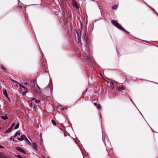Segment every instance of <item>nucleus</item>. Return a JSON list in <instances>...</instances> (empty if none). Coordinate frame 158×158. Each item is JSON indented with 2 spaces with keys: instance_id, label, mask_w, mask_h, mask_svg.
<instances>
[{
  "instance_id": "cd10ccee",
  "label": "nucleus",
  "mask_w": 158,
  "mask_h": 158,
  "mask_svg": "<svg viewBox=\"0 0 158 158\" xmlns=\"http://www.w3.org/2000/svg\"><path fill=\"white\" fill-rule=\"evenodd\" d=\"M13 139V138L12 137H11L10 138V140H13V139Z\"/></svg>"
},
{
  "instance_id": "f3484780",
  "label": "nucleus",
  "mask_w": 158,
  "mask_h": 158,
  "mask_svg": "<svg viewBox=\"0 0 158 158\" xmlns=\"http://www.w3.org/2000/svg\"><path fill=\"white\" fill-rule=\"evenodd\" d=\"M28 104L31 107H32L33 106L32 105V101H29L28 102Z\"/></svg>"
},
{
  "instance_id": "a878e982",
  "label": "nucleus",
  "mask_w": 158,
  "mask_h": 158,
  "mask_svg": "<svg viewBox=\"0 0 158 158\" xmlns=\"http://www.w3.org/2000/svg\"><path fill=\"white\" fill-rule=\"evenodd\" d=\"M64 109H66H66H67V108H63V107L62 108H61V110H64Z\"/></svg>"
},
{
  "instance_id": "7ed1b4c3",
  "label": "nucleus",
  "mask_w": 158,
  "mask_h": 158,
  "mask_svg": "<svg viewBox=\"0 0 158 158\" xmlns=\"http://www.w3.org/2000/svg\"><path fill=\"white\" fill-rule=\"evenodd\" d=\"M15 125V123H13L8 129L5 131V133L6 134L10 132Z\"/></svg>"
},
{
  "instance_id": "20e7f679",
  "label": "nucleus",
  "mask_w": 158,
  "mask_h": 158,
  "mask_svg": "<svg viewBox=\"0 0 158 158\" xmlns=\"http://www.w3.org/2000/svg\"><path fill=\"white\" fill-rule=\"evenodd\" d=\"M117 88L119 91H122V90L125 89V87L123 85H120L117 86Z\"/></svg>"
},
{
  "instance_id": "4c0bfd02",
  "label": "nucleus",
  "mask_w": 158,
  "mask_h": 158,
  "mask_svg": "<svg viewBox=\"0 0 158 158\" xmlns=\"http://www.w3.org/2000/svg\"><path fill=\"white\" fill-rule=\"evenodd\" d=\"M38 86V88H39V86Z\"/></svg>"
},
{
  "instance_id": "393cba45",
  "label": "nucleus",
  "mask_w": 158,
  "mask_h": 158,
  "mask_svg": "<svg viewBox=\"0 0 158 158\" xmlns=\"http://www.w3.org/2000/svg\"><path fill=\"white\" fill-rule=\"evenodd\" d=\"M24 84L25 85H29V84L27 82L24 83Z\"/></svg>"
},
{
  "instance_id": "bb28decb",
  "label": "nucleus",
  "mask_w": 158,
  "mask_h": 158,
  "mask_svg": "<svg viewBox=\"0 0 158 158\" xmlns=\"http://www.w3.org/2000/svg\"><path fill=\"white\" fill-rule=\"evenodd\" d=\"M94 106H97V105H98V104H97V103H94Z\"/></svg>"
},
{
  "instance_id": "7c9ffc66",
  "label": "nucleus",
  "mask_w": 158,
  "mask_h": 158,
  "mask_svg": "<svg viewBox=\"0 0 158 158\" xmlns=\"http://www.w3.org/2000/svg\"><path fill=\"white\" fill-rule=\"evenodd\" d=\"M27 142L29 144H30V145L31 144V143L29 141H27Z\"/></svg>"
},
{
  "instance_id": "6e6552de",
  "label": "nucleus",
  "mask_w": 158,
  "mask_h": 158,
  "mask_svg": "<svg viewBox=\"0 0 158 158\" xmlns=\"http://www.w3.org/2000/svg\"><path fill=\"white\" fill-rule=\"evenodd\" d=\"M73 4L74 7H76L77 9H79V7L76 1H73Z\"/></svg>"
},
{
  "instance_id": "f03ea898",
  "label": "nucleus",
  "mask_w": 158,
  "mask_h": 158,
  "mask_svg": "<svg viewBox=\"0 0 158 158\" xmlns=\"http://www.w3.org/2000/svg\"><path fill=\"white\" fill-rule=\"evenodd\" d=\"M42 71L44 72L47 73L48 72L47 64L46 62H43L42 63Z\"/></svg>"
},
{
  "instance_id": "e433bc0d",
  "label": "nucleus",
  "mask_w": 158,
  "mask_h": 158,
  "mask_svg": "<svg viewBox=\"0 0 158 158\" xmlns=\"http://www.w3.org/2000/svg\"><path fill=\"white\" fill-rule=\"evenodd\" d=\"M72 1H75L74 0H71Z\"/></svg>"
},
{
  "instance_id": "f704fd0d",
  "label": "nucleus",
  "mask_w": 158,
  "mask_h": 158,
  "mask_svg": "<svg viewBox=\"0 0 158 158\" xmlns=\"http://www.w3.org/2000/svg\"><path fill=\"white\" fill-rule=\"evenodd\" d=\"M59 128L60 129V130H62V129L60 127H59Z\"/></svg>"
},
{
  "instance_id": "ddd939ff",
  "label": "nucleus",
  "mask_w": 158,
  "mask_h": 158,
  "mask_svg": "<svg viewBox=\"0 0 158 158\" xmlns=\"http://www.w3.org/2000/svg\"><path fill=\"white\" fill-rule=\"evenodd\" d=\"M1 118L3 119L4 120H6V119H8V117L6 115V114H5V116H1Z\"/></svg>"
},
{
  "instance_id": "c9c22d12",
  "label": "nucleus",
  "mask_w": 158,
  "mask_h": 158,
  "mask_svg": "<svg viewBox=\"0 0 158 158\" xmlns=\"http://www.w3.org/2000/svg\"><path fill=\"white\" fill-rule=\"evenodd\" d=\"M104 148H105V150H106V147L105 146H104Z\"/></svg>"
},
{
  "instance_id": "423d86ee",
  "label": "nucleus",
  "mask_w": 158,
  "mask_h": 158,
  "mask_svg": "<svg viewBox=\"0 0 158 158\" xmlns=\"http://www.w3.org/2000/svg\"><path fill=\"white\" fill-rule=\"evenodd\" d=\"M16 150L24 154H26V152L23 149H22L21 148L19 147H17L16 148Z\"/></svg>"
},
{
  "instance_id": "aec40b11",
  "label": "nucleus",
  "mask_w": 158,
  "mask_h": 158,
  "mask_svg": "<svg viewBox=\"0 0 158 158\" xmlns=\"http://www.w3.org/2000/svg\"><path fill=\"white\" fill-rule=\"evenodd\" d=\"M40 102V101L39 100H35V102L36 103H39Z\"/></svg>"
},
{
  "instance_id": "473e14b6",
  "label": "nucleus",
  "mask_w": 158,
  "mask_h": 158,
  "mask_svg": "<svg viewBox=\"0 0 158 158\" xmlns=\"http://www.w3.org/2000/svg\"><path fill=\"white\" fill-rule=\"evenodd\" d=\"M13 140L14 141H16V142L17 141V140H15L14 139H13Z\"/></svg>"
},
{
  "instance_id": "f257e3e1",
  "label": "nucleus",
  "mask_w": 158,
  "mask_h": 158,
  "mask_svg": "<svg viewBox=\"0 0 158 158\" xmlns=\"http://www.w3.org/2000/svg\"><path fill=\"white\" fill-rule=\"evenodd\" d=\"M111 23L115 26L118 29L125 32L127 33H129V32L127 31L124 28L121 26L119 23L116 22L114 20H112L111 21Z\"/></svg>"
},
{
  "instance_id": "39448f33",
  "label": "nucleus",
  "mask_w": 158,
  "mask_h": 158,
  "mask_svg": "<svg viewBox=\"0 0 158 158\" xmlns=\"http://www.w3.org/2000/svg\"><path fill=\"white\" fill-rule=\"evenodd\" d=\"M0 158H10V157L7 155L5 154L2 152H0Z\"/></svg>"
},
{
  "instance_id": "b1692460",
  "label": "nucleus",
  "mask_w": 158,
  "mask_h": 158,
  "mask_svg": "<svg viewBox=\"0 0 158 158\" xmlns=\"http://www.w3.org/2000/svg\"><path fill=\"white\" fill-rule=\"evenodd\" d=\"M24 140L25 141H29V140L28 139L26 138V136H25V137L24 138Z\"/></svg>"
},
{
  "instance_id": "9b49d317",
  "label": "nucleus",
  "mask_w": 158,
  "mask_h": 158,
  "mask_svg": "<svg viewBox=\"0 0 158 158\" xmlns=\"http://www.w3.org/2000/svg\"><path fill=\"white\" fill-rule=\"evenodd\" d=\"M84 39L86 41L88 40V34L86 32H85L84 33Z\"/></svg>"
},
{
  "instance_id": "412c9836",
  "label": "nucleus",
  "mask_w": 158,
  "mask_h": 158,
  "mask_svg": "<svg viewBox=\"0 0 158 158\" xmlns=\"http://www.w3.org/2000/svg\"><path fill=\"white\" fill-rule=\"evenodd\" d=\"M16 156L19 158H23L21 155H17Z\"/></svg>"
},
{
  "instance_id": "72a5a7b5",
  "label": "nucleus",
  "mask_w": 158,
  "mask_h": 158,
  "mask_svg": "<svg viewBox=\"0 0 158 158\" xmlns=\"http://www.w3.org/2000/svg\"><path fill=\"white\" fill-rule=\"evenodd\" d=\"M35 100V98H33L32 99V100Z\"/></svg>"
},
{
  "instance_id": "1a4fd4ad",
  "label": "nucleus",
  "mask_w": 158,
  "mask_h": 158,
  "mask_svg": "<svg viewBox=\"0 0 158 158\" xmlns=\"http://www.w3.org/2000/svg\"><path fill=\"white\" fill-rule=\"evenodd\" d=\"M25 137V135H21L20 138H18L17 139L19 141H22L24 139Z\"/></svg>"
},
{
  "instance_id": "2eb2a0df",
  "label": "nucleus",
  "mask_w": 158,
  "mask_h": 158,
  "mask_svg": "<svg viewBox=\"0 0 158 158\" xmlns=\"http://www.w3.org/2000/svg\"><path fill=\"white\" fill-rule=\"evenodd\" d=\"M118 7V5H115L112 6V8L113 9L116 10Z\"/></svg>"
},
{
  "instance_id": "c85d7f7f",
  "label": "nucleus",
  "mask_w": 158,
  "mask_h": 158,
  "mask_svg": "<svg viewBox=\"0 0 158 158\" xmlns=\"http://www.w3.org/2000/svg\"><path fill=\"white\" fill-rule=\"evenodd\" d=\"M4 148V147L3 146L0 145V148Z\"/></svg>"
},
{
  "instance_id": "dca6fc26",
  "label": "nucleus",
  "mask_w": 158,
  "mask_h": 158,
  "mask_svg": "<svg viewBox=\"0 0 158 158\" xmlns=\"http://www.w3.org/2000/svg\"><path fill=\"white\" fill-rule=\"evenodd\" d=\"M19 123H18L15 126V128L14 129H18L19 127Z\"/></svg>"
},
{
  "instance_id": "c756f323",
  "label": "nucleus",
  "mask_w": 158,
  "mask_h": 158,
  "mask_svg": "<svg viewBox=\"0 0 158 158\" xmlns=\"http://www.w3.org/2000/svg\"><path fill=\"white\" fill-rule=\"evenodd\" d=\"M13 81L14 82H16V83H18H18H19L18 82H17V81H15L13 80Z\"/></svg>"
},
{
  "instance_id": "0eeeda50",
  "label": "nucleus",
  "mask_w": 158,
  "mask_h": 158,
  "mask_svg": "<svg viewBox=\"0 0 158 158\" xmlns=\"http://www.w3.org/2000/svg\"><path fill=\"white\" fill-rule=\"evenodd\" d=\"M20 87L25 89L26 91L23 92V93H26L28 92V90H27V88L22 84L21 83H18Z\"/></svg>"
},
{
  "instance_id": "58836bf2",
  "label": "nucleus",
  "mask_w": 158,
  "mask_h": 158,
  "mask_svg": "<svg viewBox=\"0 0 158 158\" xmlns=\"http://www.w3.org/2000/svg\"><path fill=\"white\" fill-rule=\"evenodd\" d=\"M47 158H49V157H47Z\"/></svg>"
},
{
  "instance_id": "a211bd4d",
  "label": "nucleus",
  "mask_w": 158,
  "mask_h": 158,
  "mask_svg": "<svg viewBox=\"0 0 158 158\" xmlns=\"http://www.w3.org/2000/svg\"><path fill=\"white\" fill-rule=\"evenodd\" d=\"M97 107L98 109H101V106L100 105V104L99 103H98V105L97 106Z\"/></svg>"
},
{
  "instance_id": "4be33fe9",
  "label": "nucleus",
  "mask_w": 158,
  "mask_h": 158,
  "mask_svg": "<svg viewBox=\"0 0 158 158\" xmlns=\"http://www.w3.org/2000/svg\"><path fill=\"white\" fill-rule=\"evenodd\" d=\"M1 67L3 70H4L5 71H6V68H5V67L3 65H2Z\"/></svg>"
},
{
  "instance_id": "ea45409f",
  "label": "nucleus",
  "mask_w": 158,
  "mask_h": 158,
  "mask_svg": "<svg viewBox=\"0 0 158 158\" xmlns=\"http://www.w3.org/2000/svg\"><path fill=\"white\" fill-rule=\"evenodd\" d=\"M0 129H1V127H0Z\"/></svg>"
},
{
  "instance_id": "2f4dec72",
  "label": "nucleus",
  "mask_w": 158,
  "mask_h": 158,
  "mask_svg": "<svg viewBox=\"0 0 158 158\" xmlns=\"http://www.w3.org/2000/svg\"><path fill=\"white\" fill-rule=\"evenodd\" d=\"M7 97V98H8V100H9V101H10V99L9 98V97Z\"/></svg>"
},
{
  "instance_id": "5701e85b",
  "label": "nucleus",
  "mask_w": 158,
  "mask_h": 158,
  "mask_svg": "<svg viewBox=\"0 0 158 158\" xmlns=\"http://www.w3.org/2000/svg\"><path fill=\"white\" fill-rule=\"evenodd\" d=\"M18 7L19 10H21L22 9V8H23V7L21 6H19Z\"/></svg>"
},
{
  "instance_id": "6ab92c4d",
  "label": "nucleus",
  "mask_w": 158,
  "mask_h": 158,
  "mask_svg": "<svg viewBox=\"0 0 158 158\" xmlns=\"http://www.w3.org/2000/svg\"><path fill=\"white\" fill-rule=\"evenodd\" d=\"M51 122L54 125V126L56 125V123L54 120H52L51 121Z\"/></svg>"
},
{
  "instance_id": "4468645a",
  "label": "nucleus",
  "mask_w": 158,
  "mask_h": 158,
  "mask_svg": "<svg viewBox=\"0 0 158 158\" xmlns=\"http://www.w3.org/2000/svg\"><path fill=\"white\" fill-rule=\"evenodd\" d=\"M3 93L4 94V95L6 97H8V94H7V91H6V89H5L3 91Z\"/></svg>"
},
{
  "instance_id": "f8f14e48",
  "label": "nucleus",
  "mask_w": 158,
  "mask_h": 158,
  "mask_svg": "<svg viewBox=\"0 0 158 158\" xmlns=\"http://www.w3.org/2000/svg\"><path fill=\"white\" fill-rule=\"evenodd\" d=\"M21 135V133H20V131H17L15 134L14 136H13V137H15L16 136H17V135Z\"/></svg>"
},
{
  "instance_id": "9d476101",
  "label": "nucleus",
  "mask_w": 158,
  "mask_h": 158,
  "mask_svg": "<svg viewBox=\"0 0 158 158\" xmlns=\"http://www.w3.org/2000/svg\"><path fill=\"white\" fill-rule=\"evenodd\" d=\"M33 147L35 150H38V146L36 143H33Z\"/></svg>"
}]
</instances>
